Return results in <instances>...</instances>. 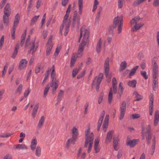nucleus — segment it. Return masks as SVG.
<instances>
[{"label":"nucleus","mask_w":159,"mask_h":159,"mask_svg":"<svg viewBox=\"0 0 159 159\" xmlns=\"http://www.w3.org/2000/svg\"><path fill=\"white\" fill-rule=\"evenodd\" d=\"M39 16V15L35 16L33 18L31 21L30 25H33L36 22Z\"/></svg>","instance_id":"obj_45"},{"label":"nucleus","mask_w":159,"mask_h":159,"mask_svg":"<svg viewBox=\"0 0 159 159\" xmlns=\"http://www.w3.org/2000/svg\"><path fill=\"white\" fill-rule=\"evenodd\" d=\"M157 59L155 57H153L152 61V67L153 75L156 76V75H158V66L157 63Z\"/></svg>","instance_id":"obj_6"},{"label":"nucleus","mask_w":159,"mask_h":159,"mask_svg":"<svg viewBox=\"0 0 159 159\" xmlns=\"http://www.w3.org/2000/svg\"><path fill=\"white\" fill-rule=\"evenodd\" d=\"M4 35H2L1 37V39L0 40V49H1L4 41Z\"/></svg>","instance_id":"obj_55"},{"label":"nucleus","mask_w":159,"mask_h":159,"mask_svg":"<svg viewBox=\"0 0 159 159\" xmlns=\"http://www.w3.org/2000/svg\"><path fill=\"white\" fill-rule=\"evenodd\" d=\"M70 22H71V20H69V21L68 22V24L66 26L65 28V32L64 33V35L65 36H66L67 35V34L68 32Z\"/></svg>","instance_id":"obj_42"},{"label":"nucleus","mask_w":159,"mask_h":159,"mask_svg":"<svg viewBox=\"0 0 159 159\" xmlns=\"http://www.w3.org/2000/svg\"><path fill=\"white\" fill-rule=\"evenodd\" d=\"M151 127L149 125H148L146 127L145 132L146 134L145 136L147 140V144H150L152 136V134L151 132Z\"/></svg>","instance_id":"obj_5"},{"label":"nucleus","mask_w":159,"mask_h":159,"mask_svg":"<svg viewBox=\"0 0 159 159\" xmlns=\"http://www.w3.org/2000/svg\"><path fill=\"white\" fill-rule=\"evenodd\" d=\"M140 19V17L139 16H137L132 19L130 21V23L132 24H134V23L137 24Z\"/></svg>","instance_id":"obj_34"},{"label":"nucleus","mask_w":159,"mask_h":159,"mask_svg":"<svg viewBox=\"0 0 159 159\" xmlns=\"http://www.w3.org/2000/svg\"><path fill=\"white\" fill-rule=\"evenodd\" d=\"M47 48L46 50V55L48 56L51 51L53 47L52 44H50L49 45H47Z\"/></svg>","instance_id":"obj_39"},{"label":"nucleus","mask_w":159,"mask_h":159,"mask_svg":"<svg viewBox=\"0 0 159 159\" xmlns=\"http://www.w3.org/2000/svg\"><path fill=\"white\" fill-rule=\"evenodd\" d=\"M61 49V46L57 47L56 48L54 55L55 56L58 55Z\"/></svg>","instance_id":"obj_53"},{"label":"nucleus","mask_w":159,"mask_h":159,"mask_svg":"<svg viewBox=\"0 0 159 159\" xmlns=\"http://www.w3.org/2000/svg\"><path fill=\"white\" fill-rule=\"evenodd\" d=\"M9 16H6L5 15H3V20L4 24L6 25H8L9 22Z\"/></svg>","instance_id":"obj_41"},{"label":"nucleus","mask_w":159,"mask_h":159,"mask_svg":"<svg viewBox=\"0 0 159 159\" xmlns=\"http://www.w3.org/2000/svg\"><path fill=\"white\" fill-rule=\"evenodd\" d=\"M112 99V89L111 88L110 89L109 92L108 96V102L109 104H111Z\"/></svg>","instance_id":"obj_31"},{"label":"nucleus","mask_w":159,"mask_h":159,"mask_svg":"<svg viewBox=\"0 0 159 159\" xmlns=\"http://www.w3.org/2000/svg\"><path fill=\"white\" fill-rule=\"evenodd\" d=\"M26 35V34L25 33L22 34L21 35L20 39V46L21 47L23 46L25 43Z\"/></svg>","instance_id":"obj_38"},{"label":"nucleus","mask_w":159,"mask_h":159,"mask_svg":"<svg viewBox=\"0 0 159 159\" xmlns=\"http://www.w3.org/2000/svg\"><path fill=\"white\" fill-rule=\"evenodd\" d=\"M109 61L110 58L107 57L105 60L104 63V69L105 74L106 77H107L109 75Z\"/></svg>","instance_id":"obj_8"},{"label":"nucleus","mask_w":159,"mask_h":159,"mask_svg":"<svg viewBox=\"0 0 159 159\" xmlns=\"http://www.w3.org/2000/svg\"><path fill=\"white\" fill-rule=\"evenodd\" d=\"M113 133L114 131L113 130H110L107 133L105 141L106 143L110 142L111 141Z\"/></svg>","instance_id":"obj_14"},{"label":"nucleus","mask_w":159,"mask_h":159,"mask_svg":"<svg viewBox=\"0 0 159 159\" xmlns=\"http://www.w3.org/2000/svg\"><path fill=\"white\" fill-rule=\"evenodd\" d=\"M64 93V91L62 90H60L59 93H58L57 97V102H59L61 100L63 97Z\"/></svg>","instance_id":"obj_26"},{"label":"nucleus","mask_w":159,"mask_h":159,"mask_svg":"<svg viewBox=\"0 0 159 159\" xmlns=\"http://www.w3.org/2000/svg\"><path fill=\"white\" fill-rule=\"evenodd\" d=\"M49 89V87L48 85L44 89V91L43 96L44 97H45L47 96L48 93V91Z\"/></svg>","instance_id":"obj_52"},{"label":"nucleus","mask_w":159,"mask_h":159,"mask_svg":"<svg viewBox=\"0 0 159 159\" xmlns=\"http://www.w3.org/2000/svg\"><path fill=\"white\" fill-rule=\"evenodd\" d=\"M132 118L133 119H135L140 117V114H134L132 115Z\"/></svg>","instance_id":"obj_63"},{"label":"nucleus","mask_w":159,"mask_h":159,"mask_svg":"<svg viewBox=\"0 0 159 159\" xmlns=\"http://www.w3.org/2000/svg\"><path fill=\"white\" fill-rule=\"evenodd\" d=\"M33 0H30L29 1L28 7L27 8L28 11H30V10L32 4Z\"/></svg>","instance_id":"obj_62"},{"label":"nucleus","mask_w":159,"mask_h":159,"mask_svg":"<svg viewBox=\"0 0 159 159\" xmlns=\"http://www.w3.org/2000/svg\"><path fill=\"white\" fill-rule=\"evenodd\" d=\"M44 116H41V118L39 121L37 127L38 128H41L42 126L43 125V123L44 121Z\"/></svg>","instance_id":"obj_37"},{"label":"nucleus","mask_w":159,"mask_h":159,"mask_svg":"<svg viewBox=\"0 0 159 159\" xmlns=\"http://www.w3.org/2000/svg\"><path fill=\"white\" fill-rule=\"evenodd\" d=\"M133 94L136 98V99L134 100L135 101H139L143 99V97L139 94L137 91H134Z\"/></svg>","instance_id":"obj_29"},{"label":"nucleus","mask_w":159,"mask_h":159,"mask_svg":"<svg viewBox=\"0 0 159 159\" xmlns=\"http://www.w3.org/2000/svg\"><path fill=\"white\" fill-rule=\"evenodd\" d=\"M139 67V66H136L131 70L128 76L129 78L131 77L134 75Z\"/></svg>","instance_id":"obj_27"},{"label":"nucleus","mask_w":159,"mask_h":159,"mask_svg":"<svg viewBox=\"0 0 159 159\" xmlns=\"http://www.w3.org/2000/svg\"><path fill=\"white\" fill-rule=\"evenodd\" d=\"M41 148L39 146H38L36 148L35 152V154L36 155L39 157L40 156L41 153Z\"/></svg>","instance_id":"obj_48"},{"label":"nucleus","mask_w":159,"mask_h":159,"mask_svg":"<svg viewBox=\"0 0 159 159\" xmlns=\"http://www.w3.org/2000/svg\"><path fill=\"white\" fill-rule=\"evenodd\" d=\"M102 79L97 78V77L96 76L95 77V79L93 81V83L92 84V85L93 86L94 85V81L97 80L96 84H98V85H100Z\"/></svg>","instance_id":"obj_47"},{"label":"nucleus","mask_w":159,"mask_h":159,"mask_svg":"<svg viewBox=\"0 0 159 159\" xmlns=\"http://www.w3.org/2000/svg\"><path fill=\"white\" fill-rule=\"evenodd\" d=\"M123 23V16L122 15L120 16H117L115 17L113 20L112 25H110L108 28V31L109 34L114 35V29L116 28L117 25H118V34H120L122 30Z\"/></svg>","instance_id":"obj_2"},{"label":"nucleus","mask_w":159,"mask_h":159,"mask_svg":"<svg viewBox=\"0 0 159 159\" xmlns=\"http://www.w3.org/2000/svg\"><path fill=\"white\" fill-rule=\"evenodd\" d=\"M51 70V68H48V70H47L46 71L44 77V78H45V79H48L49 73L50 72Z\"/></svg>","instance_id":"obj_57"},{"label":"nucleus","mask_w":159,"mask_h":159,"mask_svg":"<svg viewBox=\"0 0 159 159\" xmlns=\"http://www.w3.org/2000/svg\"><path fill=\"white\" fill-rule=\"evenodd\" d=\"M80 70V68L79 69H77L76 68H75V69H74L73 70L72 72V76H73V78H74L76 76V75L78 73V72Z\"/></svg>","instance_id":"obj_49"},{"label":"nucleus","mask_w":159,"mask_h":159,"mask_svg":"<svg viewBox=\"0 0 159 159\" xmlns=\"http://www.w3.org/2000/svg\"><path fill=\"white\" fill-rule=\"evenodd\" d=\"M127 63L125 61H124L121 62L120 64V68L119 70L120 71L124 70L127 67Z\"/></svg>","instance_id":"obj_30"},{"label":"nucleus","mask_w":159,"mask_h":159,"mask_svg":"<svg viewBox=\"0 0 159 159\" xmlns=\"http://www.w3.org/2000/svg\"><path fill=\"white\" fill-rule=\"evenodd\" d=\"M13 148L15 149H26L27 147L25 144H18L14 145L13 147Z\"/></svg>","instance_id":"obj_17"},{"label":"nucleus","mask_w":159,"mask_h":159,"mask_svg":"<svg viewBox=\"0 0 159 159\" xmlns=\"http://www.w3.org/2000/svg\"><path fill=\"white\" fill-rule=\"evenodd\" d=\"M98 4V2L97 0H95L93 4V9L92 10L93 11H94L97 9V5Z\"/></svg>","instance_id":"obj_51"},{"label":"nucleus","mask_w":159,"mask_h":159,"mask_svg":"<svg viewBox=\"0 0 159 159\" xmlns=\"http://www.w3.org/2000/svg\"><path fill=\"white\" fill-rule=\"evenodd\" d=\"M126 103L125 101L122 103L120 107V114L119 119L122 120L124 117L126 109Z\"/></svg>","instance_id":"obj_7"},{"label":"nucleus","mask_w":159,"mask_h":159,"mask_svg":"<svg viewBox=\"0 0 159 159\" xmlns=\"http://www.w3.org/2000/svg\"><path fill=\"white\" fill-rule=\"evenodd\" d=\"M143 23H139L135 24V25L134 26L132 29V31L133 32H135L138 30L141 27L144 25Z\"/></svg>","instance_id":"obj_23"},{"label":"nucleus","mask_w":159,"mask_h":159,"mask_svg":"<svg viewBox=\"0 0 159 159\" xmlns=\"http://www.w3.org/2000/svg\"><path fill=\"white\" fill-rule=\"evenodd\" d=\"M4 15L9 16L11 14V8L9 4L7 3L4 9Z\"/></svg>","instance_id":"obj_13"},{"label":"nucleus","mask_w":159,"mask_h":159,"mask_svg":"<svg viewBox=\"0 0 159 159\" xmlns=\"http://www.w3.org/2000/svg\"><path fill=\"white\" fill-rule=\"evenodd\" d=\"M124 88L123 87L119 88L118 93L120 96H121L124 91Z\"/></svg>","instance_id":"obj_58"},{"label":"nucleus","mask_w":159,"mask_h":159,"mask_svg":"<svg viewBox=\"0 0 159 159\" xmlns=\"http://www.w3.org/2000/svg\"><path fill=\"white\" fill-rule=\"evenodd\" d=\"M28 61L25 59H22L20 62L18 68L20 70H22L25 69L27 63Z\"/></svg>","instance_id":"obj_12"},{"label":"nucleus","mask_w":159,"mask_h":159,"mask_svg":"<svg viewBox=\"0 0 159 159\" xmlns=\"http://www.w3.org/2000/svg\"><path fill=\"white\" fill-rule=\"evenodd\" d=\"M153 143L152 146V152H151V155H153L155 151V145H156V140H155V136H154L153 138L152 139Z\"/></svg>","instance_id":"obj_32"},{"label":"nucleus","mask_w":159,"mask_h":159,"mask_svg":"<svg viewBox=\"0 0 159 159\" xmlns=\"http://www.w3.org/2000/svg\"><path fill=\"white\" fill-rule=\"evenodd\" d=\"M153 4L154 6L157 7L159 5V0H154Z\"/></svg>","instance_id":"obj_64"},{"label":"nucleus","mask_w":159,"mask_h":159,"mask_svg":"<svg viewBox=\"0 0 159 159\" xmlns=\"http://www.w3.org/2000/svg\"><path fill=\"white\" fill-rule=\"evenodd\" d=\"M94 139V135L93 133H92L90 137V139H89V145L88 147V148L87 150L88 153H89L91 149L92 145L93 143V140Z\"/></svg>","instance_id":"obj_16"},{"label":"nucleus","mask_w":159,"mask_h":159,"mask_svg":"<svg viewBox=\"0 0 159 159\" xmlns=\"http://www.w3.org/2000/svg\"><path fill=\"white\" fill-rule=\"evenodd\" d=\"M69 14L66 13V14L65 15L64 17V20H63V24L66 22V20H67L68 17H69Z\"/></svg>","instance_id":"obj_60"},{"label":"nucleus","mask_w":159,"mask_h":159,"mask_svg":"<svg viewBox=\"0 0 159 159\" xmlns=\"http://www.w3.org/2000/svg\"><path fill=\"white\" fill-rule=\"evenodd\" d=\"M159 121V111L157 110L155 111V116L154 119V125L155 126L157 125Z\"/></svg>","instance_id":"obj_15"},{"label":"nucleus","mask_w":159,"mask_h":159,"mask_svg":"<svg viewBox=\"0 0 159 159\" xmlns=\"http://www.w3.org/2000/svg\"><path fill=\"white\" fill-rule=\"evenodd\" d=\"M146 0H136L133 4V6L134 7L137 6Z\"/></svg>","instance_id":"obj_35"},{"label":"nucleus","mask_w":159,"mask_h":159,"mask_svg":"<svg viewBox=\"0 0 159 159\" xmlns=\"http://www.w3.org/2000/svg\"><path fill=\"white\" fill-rule=\"evenodd\" d=\"M19 43H18L16 45L14 51L13 52V53L11 56V57L13 59H14L17 53V52H18V49H19Z\"/></svg>","instance_id":"obj_22"},{"label":"nucleus","mask_w":159,"mask_h":159,"mask_svg":"<svg viewBox=\"0 0 159 159\" xmlns=\"http://www.w3.org/2000/svg\"><path fill=\"white\" fill-rule=\"evenodd\" d=\"M141 75L146 80L148 78L147 75V72L145 71H140Z\"/></svg>","instance_id":"obj_50"},{"label":"nucleus","mask_w":159,"mask_h":159,"mask_svg":"<svg viewBox=\"0 0 159 159\" xmlns=\"http://www.w3.org/2000/svg\"><path fill=\"white\" fill-rule=\"evenodd\" d=\"M58 80H55L54 82L53 83V86H52V84H51V86L52 87V93L53 94H54L55 91L58 87Z\"/></svg>","instance_id":"obj_18"},{"label":"nucleus","mask_w":159,"mask_h":159,"mask_svg":"<svg viewBox=\"0 0 159 159\" xmlns=\"http://www.w3.org/2000/svg\"><path fill=\"white\" fill-rule=\"evenodd\" d=\"M80 16L78 15V17H73L72 27L73 28L75 27V25H77V28L79 29L80 24Z\"/></svg>","instance_id":"obj_10"},{"label":"nucleus","mask_w":159,"mask_h":159,"mask_svg":"<svg viewBox=\"0 0 159 159\" xmlns=\"http://www.w3.org/2000/svg\"><path fill=\"white\" fill-rule=\"evenodd\" d=\"M136 80H134L129 81L128 83V85L129 86L134 88L136 87Z\"/></svg>","instance_id":"obj_28"},{"label":"nucleus","mask_w":159,"mask_h":159,"mask_svg":"<svg viewBox=\"0 0 159 159\" xmlns=\"http://www.w3.org/2000/svg\"><path fill=\"white\" fill-rule=\"evenodd\" d=\"M153 95L151 93L149 96V114L152 115L153 110Z\"/></svg>","instance_id":"obj_9"},{"label":"nucleus","mask_w":159,"mask_h":159,"mask_svg":"<svg viewBox=\"0 0 159 159\" xmlns=\"http://www.w3.org/2000/svg\"><path fill=\"white\" fill-rule=\"evenodd\" d=\"M158 75H156V76H155V75H153L152 88L153 90L155 91L158 87V82L157 77H158Z\"/></svg>","instance_id":"obj_11"},{"label":"nucleus","mask_w":159,"mask_h":159,"mask_svg":"<svg viewBox=\"0 0 159 159\" xmlns=\"http://www.w3.org/2000/svg\"><path fill=\"white\" fill-rule=\"evenodd\" d=\"M84 35L83 38L81 43L80 44L79 48L78 54L81 56L86 44L89 43V30L85 29V26H83L80 28V33L79 39H81L82 34Z\"/></svg>","instance_id":"obj_1"},{"label":"nucleus","mask_w":159,"mask_h":159,"mask_svg":"<svg viewBox=\"0 0 159 159\" xmlns=\"http://www.w3.org/2000/svg\"><path fill=\"white\" fill-rule=\"evenodd\" d=\"M72 131V138L71 139H69L66 143V147L67 148H68L69 147L70 143H72L73 144H75L76 141V139L78 134L77 129L75 127H73Z\"/></svg>","instance_id":"obj_3"},{"label":"nucleus","mask_w":159,"mask_h":159,"mask_svg":"<svg viewBox=\"0 0 159 159\" xmlns=\"http://www.w3.org/2000/svg\"><path fill=\"white\" fill-rule=\"evenodd\" d=\"M124 0H118V6L119 8H121L123 7V2Z\"/></svg>","instance_id":"obj_59"},{"label":"nucleus","mask_w":159,"mask_h":159,"mask_svg":"<svg viewBox=\"0 0 159 159\" xmlns=\"http://www.w3.org/2000/svg\"><path fill=\"white\" fill-rule=\"evenodd\" d=\"M31 148L33 151H34L35 149L37 143V140L36 138H33L31 143Z\"/></svg>","instance_id":"obj_19"},{"label":"nucleus","mask_w":159,"mask_h":159,"mask_svg":"<svg viewBox=\"0 0 159 159\" xmlns=\"http://www.w3.org/2000/svg\"><path fill=\"white\" fill-rule=\"evenodd\" d=\"M102 10V8L100 7V8L98 9V11L96 15V17L95 18V22L98 23L99 22V19L100 16V12H101Z\"/></svg>","instance_id":"obj_33"},{"label":"nucleus","mask_w":159,"mask_h":159,"mask_svg":"<svg viewBox=\"0 0 159 159\" xmlns=\"http://www.w3.org/2000/svg\"><path fill=\"white\" fill-rule=\"evenodd\" d=\"M39 103H38L35 104V106L33 108L32 113V116L33 118H34L35 115H36L38 109L39 108Z\"/></svg>","instance_id":"obj_25"},{"label":"nucleus","mask_w":159,"mask_h":159,"mask_svg":"<svg viewBox=\"0 0 159 159\" xmlns=\"http://www.w3.org/2000/svg\"><path fill=\"white\" fill-rule=\"evenodd\" d=\"M137 140L135 139L132 140H128L126 142V145L130 147H134L137 144Z\"/></svg>","instance_id":"obj_20"},{"label":"nucleus","mask_w":159,"mask_h":159,"mask_svg":"<svg viewBox=\"0 0 159 159\" xmlns=\"http://www.w3.org/2000/svg\"><path fill=\"white\" fill-rule=\"evenodd\" d=\"M104 115H105V111H102V112L101 115L100 117L99 118V119L98 121V125H101V124L102 123V120L104 118Z\"/></svg>","instance_id":"obj_40"},{"label":"nucleus","mask_w":159,"mask_h":159,"mask_svg":"<svg viewBox=\"0 0 159 159\" xmlns=\"http://www.w3.org/2000/svg\"><path fill=\"white\" fill-rule=\"evenodd\" d=\"M102 43L101 39L100 38L98 41L96 47V50L98 53H99L101 51Z\"/></svg>","instance_id":"obj_24"},{"label":"nucleus","mask_w":159,"mask_h":159,"mask_svg":"<svg viewBox=\"0 0 159 159\" xmlns=\"http://www.w3.org/2000/svg\"><path fill=\"white\" fill-rule=\"evenodd\" d=\"M108 124H103L102 125L103 130L104 132H106L107 130Z\"/></svg>","instance_id":"obj_61"},{"label":"nucleus","mask_w":159,"mask_h":159,"mask_svg":"<svg viewBox=\"0 0 159 159\" xmlns=\"http://www.w3.org/2000/svg\"><path fill=\"white\" fill-rule=\"evenodd\" d=\"M90 132V129L89 128L88 129H87L85 131V139H90V137L92 135V133H91L89 135Z\"/></svg>","instance_id":"obj_43"},{"label":"nucleus","mask_w":159,"mask_h":159,"mask_svg":"<svg viewBox=\"0 0 159 159\" xmlns=\"http://www.w3.org/2000/svg\"><path fill=\"white\" fill-rule=\"evenodd\" d=\"M20 18V16L19 14L18 13H17L15 17L13 25L12 27V30L11 33V35L13 39H14L15 38V34L16 29V27L18 25Z\"/></svg>","instance_id":"obj_4"},{"label":"nucleus","mask_w":159,"mask_h":159,"mask_svg":"<svg viewBox=\"0 0 159 159\" xmlns=\"http://www.w3.org/2000/svg\"><path fill=\"white\" fill-rule=\"evenodd\" d=\"M22 85L21 84L19 85L18 87V88L16 91V93H19V94H20L22 90Z\"/></svg>","instance_id":"obj_54"},{"label":"nucleus","mask_w":159,"mask_h":159,"mask_svg":"<svg viewBox=\"0 0 159 159\" xmlns=\"http://www.w3.org/2000/svg\"><path fill=\"white\" fill-rule=\"evenodd\" d=\"M55 68L54 67V66L53 65L52 66V71L51 74V77L52 79V86H53V83L55 81V80L56 79V78L55 77V75L56 74L55 73Z\"/></svg>","instance_id":"obj_21"},{"label":"nucleus","mask_w":159,"mask_h":159,"mask_svg":"<svg viewBox=\"0 0 159 159\" xmlns=\"http://www.w3.org/2000/svg\"><path fill=\"white\" fill-rule=\"evenodd\" d=\"M30 89L29 88H28L27 90H26L24 93V96L25 98L28 96V94L30 92Z\"/></svg>","instance_id":"obj_56"},{"label":"nucleus","mask_w":159,"mask_h":159,"mask_svg":"<svg viewBox=\"0 0 159 159\" xmlns=\"http://www.w3.org/2000/svg\"><path fill=\"white\" fill-rule=\"evenodd\" d=\"M75 53H73V57L71 58L70 61V67H72L74 65V64L76 60V58H75L74 57H75V56H74L75 55Z\"/></svg>","instance_id":"obj_44"},{"label":"nucleus","mask_w":159,"mask_h":159,"mask_svg":"<svg viewBox=\"0 0 159 159\" xmlns=\"http://www.w3.org/2000/svg\"><path fill=\"white\" fill-rule=\"evenodd\" d=\"M13 133H6L4 134H2L0 135V137L2 138H7L8 137L11 136V135L13 134Z\"/></svg>","instance_id":"obj_46"},{"label":"nucleus","mask_w":159,"mask_h":159,"mask_svg":"<svg viewBox=\"0 0 159 159\" xmlns=\"http://www.w3.org/2000/svg\"><path fill=\"white\" fill-rule=\"evenodd\" d=\"M78 4L79 7V13L81 15L83 8V0H78Z\"/></svg>","instance_id":"obj_36"}]
</instances>
